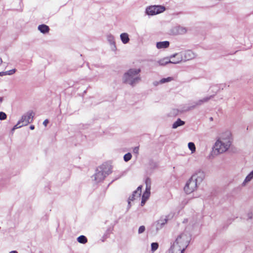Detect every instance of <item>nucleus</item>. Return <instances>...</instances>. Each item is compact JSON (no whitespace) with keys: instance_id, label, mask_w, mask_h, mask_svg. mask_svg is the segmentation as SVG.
<instances>
[{"instance_id":"f257e3e1","label":"nucleus","mask_w":253,"mask_h":253,"mask_svg":"<svg viewBox=\"0 0 253 253\" xmlns=\"http://www.w3.org/2000/svg\"><path fill=\"white\" fill-rule=\"evenodd\" d=\"M233 141L231 131L226 130L221 133L217 138L213 145L212 154L217 156L228 151L231 147Z\"/></svg>"},{"instance_id":"f03ea898","label":"nucleus","mask_w":253,"mask_h":253,"mask_svg":"<svg viewBox=\"0 0 253 253\" xmlns=\"http://www.w3.org/2000/svg\"><path fill=\"white\" fill-rule=\"evenodd\" d=\"M141 69L140 68L129 69L123 76L124 82L132 86H134L141 81V77L139 75Z\"/></svg>"},{"instance_id":"7ed1b4c3","label":"nucleus","mask_w":253,"mask_h":253,"mask_svg":"<svg viewBox=\"0 0 253 253\" xmlns=\"http://www.w3.org/2000/svg\"><path fill=\"white\" fill-rule=\"evenodd\" d=\"M190 240V234L184 231L177 236L172 245L184 251L188 246Z\"/></svg>"},{"instance_id":"20e7f679","label":"nucleus","mask_w":253,"mask_h":253,"mask_svg":"<svg viewBox=\"0 0 253 253\" xmlns=\"http://www.w3.org/2000/svg\"><path fill=\"white\" fill-rule=\"evenodd\" d=\"M204 178V175H192L184 188L185 192L187 194L191 193L196 189L197 184L203 181Z\"/></svg>"},{"instance_id":"39448f33","label":"nucleus","mask_w":253,"mask_h":253,"mask_svg":"<svg viewBox=\"0 0 253 253\" xmlns=\"http://www.w3.org/2000/svg\"><path fill=\"white\" fill-rule=\"evenodd\" d=\"M182 60V56L178 54H174L169 57H167L160 59L155 63V65L165 66L168 63L178 64Z\"/></svg>"},{"instance_id":"423d86ee","label":"nucleus","mask_w":253,"mask_h":253,"mask_svg":"<svg viewBox=\"0 0 253 253\" xmlns=\"http://www.w3.org/2000/svg\"><path fill=\"white\" fill-rule=\"evenodd\" d=\"M166 10L164 6L162 5H152L147 7L146 13L148 15H154L164 12Z\"/></svg>"},{"instance_id":"0eeeda50","label":"nucleus","mask_w":253,"mask_h":253,"mask_svg":"<svg viewBox=\"0 0 253 253\" xmlns=\"http://www.w3.org/2000/svg\"><path fill=\"white\" fill-rule=\"evenodd\" d=\"M97 170L101 174H110L113 172V166L109 163H105L98 167Z\"/></svg>"},{"instance_id":"6e6552de","label":"nucleus","mask_w":253,"mask_h":253,"mask_svg":"<svg viewBox=\"0 0 253 253\" xmlns=\"http://www.w3.org/2000/svg\"><path fill=\"white\" fill-rule=\"evenodd\" d=\"M33 117L34 114L32 112H28L23 115L21 119L19 120L21 123V126H27L28 124L31 123L33 121Z\"/></svg>"},{"instance_id":"1a4fd4ad","label":"nucleus","mask_w":253,"mask_h":253,"mask_svg":"<svg viewBox=\"0 0 253 253\" xmlns=\"http://www.w3.org/2000/svg\"><path fill=\"white\" fill-rule=\"evenodd\" d=\"M182 56V60L186 61L191 60L196 57V55L192 51L188 50L183 53H178Z\"/></svg>"},{"instance_id":"9d476101","label":"nucleus","mask_w":253,"mask_h":253,"mask_svg":"<svg viewBox=\"0 0 253 253\" xmlns=\"http://www.w3.org/2000/svg\"><path fill=\"white\" fill-rule=\"evenodd\" d=\"M168 219L166 217H161L156 223L157 230L161 229L167 223Z\"/></svg>"},{"instance_id":"9b49d317","label":"nucleus","mask_w":253,"mask_h":253,"mask_svg":"<svg viewBox=\"0 0 253 253\" xmlns=\"http://www.w3.org/2000/svg\"><path fill=\"white\" fill-rule=\"evenodd\" d=\"M214 96V95H211L199 100L196 102H195V106L201 105L203 103L208 102L210 99L213 98Z\"/></svg>"},{"instance_id":"f8f14e48","label":"nucleus","mask_w":253,"mask_h":253,"mask_svg":"<svg viewBox=\"0 0 253 253\" xmlns=\"http://www.w3.org/2000/svg\"><path fill=\"white\" fill-rule=\"evenodd\" d=\"M169 42L168 41L158 42L156 46L158 49L166 48L169 46Z\"/></svg>"},{"instance_id":"ddd939ff","label":"nucleus","mask_w":253,"mask_h":253,"mask_svg":"<svg viewBox=\"0 0 253 253\" xmlns=\"http://www.w3.org/2000/svg\"><path fill=\"white\" fill-rule=\"evenodd\" d=\"M120 38L124 44L127 43L129 41V36L127 33H124L121 34Z\"/></svg>"},{"instance_id":"4468645a","label":"nucleus","mask_w":253,"mask_h":253,"mask_svg":"<svg viewBox=\"0 0 253 253\" xmlns=\"http://www.w3.org/2000/svg\"><path fill=\"white\" fill-rule=\"evenodd\" d=\"M38 30L42 33L46 34L49 32V28L47 25L42 24L38 26Z\"/></svg>"},{"instance_id":"2eb2a0df","label":"nucleus","mask_w":253,"mask_h":253,"mask_svg":"<svg viewBox=\"0 0 253 253\" xmlns=\"http://www.w3.org/2000/svg\"><path fill=\"white\" fill-rule=\"evenodd\" d=\"M184 251L172 245L168 253H183Z\"/></svg>"},{"instance_id":"dca6fc26","label":"nucleus","mask_w":253,"mask_h":253,"mask_svg":"<svg viewBox=\"0 0 253 253\" xmlns=\"http://www.w3.org/2000/svg\"><path fill=\"white\" fill-rule=\"evenodd\" d=\"M185 124V122L180 119H178L172 125V128L174 129L176 128L178 126H182Z\"/></svg>"},{"instance_id":"f3484780","label":"nucleus","mask_w":253,"mask_h":253,"mask_svg":"<svg viewBox=\"0 0 253 253\" xmlns=\"http://www.w3.org/2000/svg\"><path fill=\"white\" fill-rule=\"evenodd\" d=\"M253 178V175H247L244 181L242 184L243 186H245Z\"/></svg>"},{"instance_id":"a211bd4d","label":"nucleus","mask_w":253,"mask_h":253,"mask_svg":"<svg viewBox=\"0 0 253 253\" xmlns=\"http://www.w3.org/2000/svg\"><path fill=\"white\" fill-rule=\"evenodd\" d=\"M173 80V78L172 77H168L166 78H163L160 81L159 83L161 84H165L166 83L170 82Z\"/></svg>"},{"instance_id":"6ab92c4d","label":"nucleus","mask_w":253,"mask_h":253,"mask_svg":"<svg viewBox=\"0 0 253 253\" xmlns=\"http://www.w3.org/2000/svg\"><path fill=\"white\" fill-rule=\"evenodd\" d=\"M107 39L108 41L110 42L111 44L115 45V42L114 40V37L113 35L109 34L107 36Z\"/></svg>"},{"instance_id":"aec40b11","label":"nucleus","mask_w":253,"mask_h":253,"mask_svg":"<svg viewBox=\"0 0 253 253\" xmlns=\"http://www.w3.org/2000/svg\"><path fill=\"white\" fill-rule=\"evenodd\" d=\"M78 241L82 244H85L87 242V238L84 235L79 236L77 239Z\"/></svg>"},{"instance_id":"412c9836","label":"nucleus","mask_w":253,"mask_h":253,"mask_svg":"<svg viewBox=\"0 0 253 253\" xmlns=\"http://www.w3.org/2000/svg\"><path fill=\"white\" fill-rule=\"evenodd\" d=\"M145 184L146 189H147V191H150L151 184V179L149 178H146L145 180Z\"/></svg>"},{"instance_id":"4be33fe9","label":"nucleus","mask_w":253,"mask_h":253,"mask_svg":"<svg viewBox=\"0 0 253 253\" xmlns=\"http://www.w3.org/2000/svg\"><path fill=\"white\" fill-rule=\"evenodd\" d=\"M177 32L178 34H183L186 33L187 29L184 27H178L177 28Z\"/></svg>"},{"instance_id":"5701e85b","label":"nucleus","mask_w":253,"mask_h":253,"mask_svg":"<svg viewBox=\"0 0 253 253\" xmlns=\"http://www.w3.org/2000/svg\"><path fill=\"white\" fill-rule=\"evenodd\" d=\"M188 146L189 149L191 151L192 153H194L196 151V147L195 144L193 142L188 143Z\"/></svg>"},{"instance_id":"b1692460","label":"nucleus","mask_w":253,"mask_h":253,"mask_svg":"<svg viewBox=\"0 0 253 253\" xmlns=\"http://www.w3.org/2000/svg\"><path fill=\"white\" fill-rule=\"evenodd\" d=\"M150 195V191H147V189H145V192L143 193L142 198L147 200L149 198Z\"/></svg>"},{"instance_id":"393cba45","label":"nucleus","mask_w":253,"mask_h":253,"mask_svg":"<svg viewBox=\"0 0 253 253\" xmlns=\"http://www.w3.org/2000/svg\"><path fill=\"white\" fill-rule=\"evenodd\" d=\"M131 157H132V155H131V153H127L124 156V161L125 162H128L131 159Z\"/></svg>"},{"instance_id":"a878e982","label":"nucleus","mask_w":253,"mask_h":253,"mask_svg":"<svg viewBox=\"0 0 253 253\" xmlns=\"http://www.w3.org/2000/svg\"><path fill=\"white\" fill-rule=\"evenodd\" d=\"M142 186H139L137 189L134 191V195L137 194V197H139L141 193Z\"/></svg>"},{"instance_id":"bb28decb","label":"nucleus","mask_w":253,"mask_h":253,"mask_svg":"<svg viewBox=\"0 0 253 253\" xmlns=\"http://www.w3.org/2000/svg\"><path fill=\"white\" fill-rule=\"evenodd\" d=\"M158 247L159 245L157 243H152L151 244V250L154 252L158 249Z\"/></svg>"},{"instance_id":"cd10ccee","label":"nucleus","mask_w":253,"mask_h":253,"mask_svg":"<svg viewBox=\"0 0 253 253\" xmlns=\"http://www.w3.org/2000/svg\"><path fill=\"white\" fill-rule=\"evenodd\" d=\"M137 197V194L134 195V192H133L131 196H129L128 199V204L129 205L130 204V201H132L135 199V197Z\"/></svg>"},{"instance_id":"c85d7f7f","label":"nucleus","mask_w":253,"mask_h":253,"mask_svg":"<svg viewBox=\"0 0 253 253\" xmlns=\"http://www.w3.org/2000/svg\"><path fill=\"white\" fill-rule=\"evenodd\" d=\"M16 71V70L15 69H13L12 70H9V71H5V76L6 75H12L13 74H14Z\"/></svg>"},{"instance_id":"c756f323","label":"nucleus","mask_w":253,"mask_h":253,"mask_svg":"<svg viewBox=\"0 0 253 253\" xmlns=\"http://www.w3.org/2000/svg\"><path fill=\"white\" fill-rule=\"evenodd\" d=\"M22 126H21V123L19 121L18 122L17 124L14 126V127H13V128L12 129V131H14L15 129H16L17 128H20V127H21Z\"/></svg>"},{"instance_id":"7c9ffc66","label":"nucleus","mask_w":253,"mask_h":253,"mask_svg":"<svg viewBox=\"0 0 253 253\" xmlns=\"http://www.w3.org/2000/svg\"><path fill=\"white\" fill-rule=\"evenodd\" d=\"M6 119V115L3 112H0V120H4Z\"/></svg>"},{"instance_id":"2f4dec72","label":"nucleus","mask_w":253,"mask_h":253,"mask_svg":"<svg viewBox=\"0 0 253 253\" xmlns=\"http://www.w3.org/2000/svg\"><path fill=\"white\" fill-rule=\"evenodd\" d=\"M145 230V227L143 225H142L141 226L139 227V229H138V233L139 234H141L142 233H143Z\"/></svg>"},{"instance_id":"473e14b6","label":"nucleus","mask_w":253,"mask_h":253,"mask_svg":"<svg viewBox=\"0 0 253 253\" xmlns=\"http://www.w3.org/2000/svg\"><path fill=\"white\" fill-rule=\"evenodd\" d=\"M133 152L136 154H138L139 153V147H135L133 149Z\"/></svg>"},{"instance_id":"72a5a7b5","label":"nucleus","mask_w":253,"mask_h":253,"mask_svg":"<svg viewBox=\"0 0 253 253\" xmlns=\"http://www.w3.org/2000/svg\"><path fill=\"white\" fill-rule=\"evenodd\" d=\"M99 176H101V177H102L104 178L103 175H93L91 177V178H92V179H93L94 180H97V177H98Z\"/></svg>"},{"instance_id":"f704fd0d","label":"nucleus","mask_w":253,"mask_h":253,"mask_svg":"<svg viewBox=\"0 0 253 253\" xmlns=\"http://www.w3.org/2000/svg\"><path fill=\"white\" fill-rule=\"evenodd\" d=\"M247 216H248V219H251L253 217V214L252 212H249V213H248Z\"/></svg>"},{"instance_id":"c9c22d12","label":"nucleus","mask_w":253,"mask_h":253,"mask_svg":"<svg viewBox=\"0 0 253 253\" xmlns=\"http://www.w3.org/2000/svg\"><path fill=\"white\" fill-rule=\"evenodd\" d=\"M49 121L47 119L45 120L43 122V125L46 126L48 123Z\"/></svg>"},{"instance_id":"e433bc0d","label":"nucleus","mask_w":253,"mask_h":253,"mask_svg":"<svg viewBox=\"0 0 253 253\" xmlns=\"http://www.w3.org/2000/svg\"><path fill=\"white\" fill-rule=\"evenodd\" d=\"M146 201L147 200L142 198V200H141V206H143L144 205V204H145V202H146Z\"/></svg>"},{"instance_id":"4c0bfd02","label":"nucleus","mask_w":253,"mask_h":253,"mask_svg":"<svg viewBox=\"0 0 253 253\" xmlns=\"http://www.w3.org/2000/svg\"><path fill=\"white\" fill-rule=\"evenodd\" d=\"M5 76V72H0V76Z\"/></svg>"},{"instance_id":"58836bf2","label":"nucleus","mask_w":253,"mask_h":253,"mask_svg":"<svg viewBox=\"0 0 253 253\" xmlns=\"http://www.w3.org/2000/svg\"><path fill=\"white\" fill-rule=\"evenodd\" d=\"M199 173H206L207 172V171L206 170H200L199 171H198Z\"/></svg>"},{"instance_id":"ea45409f","label":"nucleus","mask_w":253,"mask_h":253,"mask_svg":"<svg viewBox=\"0 0 253 253\" xmlns=\"http://www.w3.org/2000/svg\"><path fill=\"white\" fill-rule=\"evenodd\" d=\"M30 128L31 129L33 130L35 128V127L34 126L32 125L30 126Z\"/></svg>"},{"instance_id":"a19ab883","label":"nucleus","mask_w":253,"mask_h":253,"mask_svg":"<svg viewBox=\"0 0 253 253\" xmlns=\"http://www.w3.org/2000/svg\"><path fill=\"white\" fill-rule=\"evenodd\" d=\"M9 253H18L17 251H13L9 252Z\"/></svg>"},{"instance_id":"79ce46f5","label":"nucleus","mask_w":253,"mask_h":253,"mask_svg":"<svg viewBox=\"0 0 253 253\" xmlns=\"http://www.w3.org/2000/svg\"><path fill=\"white\" fill-rule=\"evenodd\" d=\"M174 57H176V59H172V58L170 59L171 61H176L177 60V57L175 56Z\"/></svg>"},{"instance_id":"37998d69","label":"nucleus","mask_w":253,"mask_h":253,"mask_svg":"<svg viewBox=\"0 0 253 253\" xmlns=\"http://www.w3.org/2000/svg\"><path fill=\"white\" fill-rule=\"evenodd\" d=\"M188 220L187 219H184V221H183V222H188Z\"/></svg>"},{"instance_id":"c03bdc74","label":"nucleus","mask_w":253,"mask_h":253,"mask_svg":"<svg viewBox=\"0 0 253 253\" xmlns=\"http://www.w3.org/2000/svg\"><path fill=\"white\" fill-rule=\"evenodd\" d=\"M249 174H253V169Z\"/></svg>"},{"instance_id":"a18cd8bd","label":"nucleus","mask_w":253,"mask_h":253,"mask_svg":"<svg viewBox=\"0 0 253 253\" xmlns=\"http://www.w3.org/2000/svg\"><path fill=\"white\" fill-rule=\"evenodd\" d=\"M2 99L1 98H0V104L2 102Z\"/></svg>"},{"instance_id":"49530a36","label":"nucleus","mask_w":253,"mask_h":253,"mask_svg":"<svg viewBox=\"0 0 253 253\" xmlns=\"http://www.w3.org/2000/svg\"><path fill=\"white\" fill-rule=\"evenodd\" d=\"M0 63H1L2 62V59H0Z\"/></svg>"}]
</instances>
